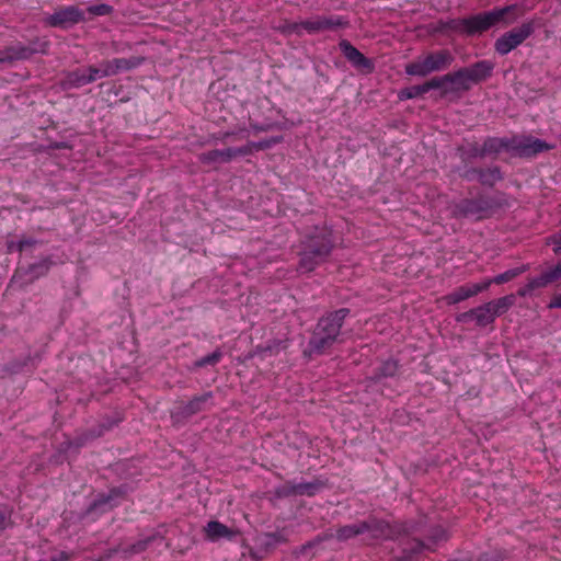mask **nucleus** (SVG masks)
I'll return each mask as SVG.
<instances>
[{
  "label": "nucleus",
  "mask_w": 561,
  "mask_h": 561,
  "mask_svg": "<svg viewBox=\"0 0 561 561\" xmlns=\"http://www.w3.org/2000/svg\"><path fill=\"white\" fill-rule=\"evenodd\" d=\"M283 34L291 35H301L302 34V23L301 22H289L285 21L284 24L279 27Z\"/></svg>",
  "instance_id": "58836bf2"
},
{
  "label": "nucleus",
  "mask_w": 561,
  "mask_h": 561,
  "mask_svg": "<svg viewBox=\"0 0 561 561\" xmlns=\"http://www.w3.org/2000/svg\"><path fill=\"white\" fill-rule=\"evenodd\" d=\"M224 357V353L220 348L215 350L213 353L203 356L195 360L194 367L202 368L205 366H216Z\"/></svg>",
  "instance_id": "473e14b6"
},
{
  "label": "nucleus",
  "mask_w": 561,
  "mask_h": 561,
  "mask_svg": "<svg viewBox=\"0 0 561 561\" xmlns=\"http://www.w3.org/2000/svg\"><path fill=\"white\" fill-rule=\"evenodd\" d=\"M457 154L463 164H470L477 158H484L482 146L477 141H465L457 147Z\"/></svg>",
  "instance_id": "b1692460"
},
{
  "label": "nucleus",
  "mask_w": 561,
  "mask_h": 561,
  "mask_svg": "<svg viewBox=\"0 0 561 561\" xmlns=\"http://www.w3.org/2000/svg\"><path fill=\"white\" fill-rule=\"evenodd\" d=\"M515 301L516 296L514 294H511L499 299L489 301L488 306L491 307L493 314L496 318L507 312L515 305Z\"/></svg>",
  "instance_id": "bb28decb"
},
{
  "label": "nucleus",
  "mask_w": 561,
  "mask_h": 561,
  "mask_svg": "<svg viewBox=\"0 0 561 561\" xmlns=\"http://www.w3.org/2000/svg\"><path fill=\"white\" fill-rule=\"evenodd\" d=\"M350 312L348 308H341L321 317L311 332L304 355L311 357L329 351L339 341L342 325Z\"/></svg>",
  "instance_id": "7ed1b4c3"
},
{
  "label": "nucleus",
  "mask_w": 561,
  "mask_h": 561,
  "mask_svg": "<svg viewBox=\"0 0 561 561\" xmlns=\"http://www.w3.org/2000/svg\"><path fill=\"white\" fill-rule=\"evenodd\" d=\"M144 62V58L141 57H130V58H114L113 64L116 68L117 73L122 71H127L139 67Z\"/></svg>",
  "instance_id": "7c9ffc66"
},
{
  "label": "nucleus",
  "mask_w": 561,
  "mask_h": 561,
  "mask_svg": "<svg viewBox=\"0 0 561 561\" xmlns=\"http://www.w3.org/2000/svg\"><path fill=\"white\" fill-rule=\"evenodd\" d=\"M253 127H254L256 130H260V131L265 130V129H264L263 127H261V126H256V125H254Z\"/></svg>",
  "instance_id": "bf43d9fd"
},
{
  "label": "nucleus",
  "mask_w": 561,
  "mask_h": 561,
  "mask_svg": "<svg viewBox=\"0 0 561 561\" xmlns=\"http://www.w3.org/2000/svg\"><path fill=\"white\" fill-rule=\"evenodd\" d=\"M526 10L523 4L513 3L502 8H494L490 11L480 12L465 19V35H481L495 26L500 22L505 24L514 23L518 18L525 14Z\"/></svg>",
  "instance_id": "39448f33"
},
{
  "label": "nucleus",
  "mask_w": 561,
  "mask_h": 561,
  "mask_svg": "<svg viewBox=\"0 0 561 561\" xmlns=\"http://www.w3.org/2000/svg\"><path fill=\"white\" fill-rule=\"evenodd\" d=\"M280 139H282L280 137H275V138L253 142V147L255 148L256 151L264 150V149L271 148L275 144H278L280 141Z\"/></svg>",
  "instance_id": "de8ad7c7"
},
{
  "label": "nucleus",
  "mask_w": 561,
  "mask_h": 561,
  "mask_svg": "<svg viewBox=\"0 0 561 561\" xmlns=\"http://www.w3.org/2000/svg\"><path fill=\"white\" fill-rule=\"evenodd\" d=\"M423 87H424L425 93H427L432 89H442L443 93L446 94L445 93V89H447L446 75H444L442 77L432 78L431 80L423 83Z\"/></svg>",
  "instance_id": "4c0bfd02"
},
{
  "label": "nucleus",
  "mask_w": 561,
  "mask_h": 561,
  "mask_svg": "<svg viewBox=\"0 0 561 561\" xmlns=\"http://www.w3.org/2000/svg\"><path fill=\"white\" fill-rule=\"evenodd\" d=\"M535 28L534 21H526L519 26L513 27L496 38L494 42V50L500 56H506L529 38L534 34Z\"/></svg>",
  "instance_id": "6e6552de"
},
{
  "label": "nucleus",
  "mask_w": 561,
  "mask_h": 561,
  "mask_svg": "<svg viewBox=\"0 0 561 561\" xmlns=\"http://www.w3.org/2000/svg\"><path fill=\"white\" fill-rule=\"evenodd\" d=\"M205 537L209 541H218L219 539L231 540L236 536V531L227 527L218 520H210L204 527Z\"/></svg>",
  "instance_id": "aec40b11"
},
{
  "label": "nucleus",
  "mask_w": 561,
  "mask_h": 561,
  "mask_svg": "<svg viewBox=\"0 0 561 561\" xmlns=\"http://www.w3.org/2000/svg\"><path fill=\"white\" fill-rule=\"evenodd\" d=\"M417 531V524L412 520L390 524L375 516H369L365 520L339 527L335 538L345 541L362 536L366 545H374L379 540H397L401 536H410Z\"/></svg>",
  "instance_id": "f257e3e1"
},
{
  "label": "nucleus",
  "mask_w": 561,
  "mask_h": 561,
  "mask_svg": "<svg viewBox=\"0 0 561 561\" xmlns=\"http://www.w3.org/2000/svg\"><path fill=\"white\" fill-rule=\"evenodd\" d=\"M84 11L79 5H58L51 14L43 19L45 26L60 30H69L75 25L84 22Z\"/></svg>",
  "instance_id": "1a4fd4ad"
},
{
  "label": "nucleus",
  "mask_w": 561,
  "mask_h": 561,
  "mask_svg": "<svg viewBox=\"0 0 561 561\" xmlns=\"http://www.w3.org/2000/svg\"><path fill=\"white\" fill-rule=\"evenodd\" d=\"M198 160L209 167H215L221 163H228L232 160L230 147L226 149H214L206 152H202L198 156Z\"/></svg>",
  "instance_id": "5701e85b"
},
{
  "label": "nucleus",
  "mask_w": 561,
  "mask_h": 561,
  "mask_svg": "<svg viewBox=\"0 0 561 561\" xmlns=\"http://www.w3.org/2000/svg\"><path fill=\"white\" fill-rule=\"evenodd\" d=\"M399 362L392 358L382 360L375 369L371 376L365 379L366 387H376L383 390L388 378H394L399 371Z\"/></svg>",
  "instance_id": "f8f14e48"
},
{
  "label": "nucleus",
  "mask_w": 561,
  "mask_h": 561,
  "mask_svg": "<svg viewBox=\"0 0 561 561\" xmlns=\"http://www.w3.org/2000/svg\"><path fill=\"white\" fill-rule=\"evenodd\" d=\"M233 135H234V133H233V131H225V133H220V134H218V135H215V136H214V138H215L216 140H219V141H221V142H224V144H225V142H227V141L229 140V138H230L231 136H233Z\"/></svg>",
  "instance_id": "5fc2aeb1"
},
{
  "label": "nucleus",
  "mask_w": 561,
  "mask_h": 561,
  "mask_svg": "<svg viewBox=\"0 0 561 561\" xmlns=\"http://www.w3.org/2000/svg\"><path fill=\"white\" fill-rule=\"evenodd\" d=\"M7 514L3 511H0V530L5 529L7 527Z\"/></svg>",
  "instance_id": "4d7b16f0"
},
{
  "label": "nucleus",
  "mask_w": 561,
  "mask_h": 561,
  "mask_svg": "<svg viewBox=\"0 0 561 561\" xmlns=\"http://www.w3.org/2000/svg\"><path fill=\"white\" fill-rule=\"evenodd\" d=\"M473 316L476 323L479 327H486L495 320V316L493 314L491 307L488 306V302L473 308Z\"/></svg>",
  "instance_id": "c85d7f7f"
},
{
  "label": "nucleus",
  "mask_w": 561,
  "mask_h": 561,
  "mask_svg": "<svg viewBox=\"0 0 561 561\" xmlns=\"http://www.w3.org/2000/svg\"><path fill=\"white\" fill-rule=\"evenodd\" d=\"M527 270H528V265H522L518 267H514V268L505 271L504 273L496 275L493 278L484 279L482 282V284H488V288L492 284H496V285L505 284V283L514 279L515 277L519 276L520 274L525 273Z\"/></svg>",
  "instance_id": "a878e982"
},
{
  "label": "nucleus",
  "mask_w": 561,
  "mask_h": 561,
  "mask_svg": "<svg viewBox=\"0 0 561 561\" xmlns=\"http://www.w3.org/2000/svg\"><path fill=\"white\" fill-rule=\"evenodd\" d=\"M32 57V50L21 42L14 43L0 50V62L26 60Z\"/></svg>",
  "instance_id": "a211bd4d"
},
{
  "label": "nucleus",
  "mask_w": 561,
  "mask_h": 561,
  "mask_svg": "<svg viewBox=\"0 0 561 561\" xmlns=\"http://www.w3.org/2000/svg\"><path fill=\"white\" fill-rule=\"evenodd\" d=\"M425 94L423 84L412 85L400 90L398 96L401 101L416 99Z\"/></svg>",
  "instance_id": "f704fd0d"
},
{
  "label": "nucleus",
  "mask_w": 561,
  "mask_h": 561,
  "mask_svg": "<svg viewBox=\"0 0 561 561\" xmlns=\"http://www.w3.org/2000/svg\"><path fill=\"white\" fill-rule=\"evenodd\" d=\"M87 72H88L89 83H92V82L96 81L98 79L105 78L103 76L101 66H99V67L98 66H89L87 68Z\"/></svg>",
  "instance_id": "49530a36"
},
{
  "label": "nucleus",
  "mask_w": 561,
  "mask_h": 561,
  "mask_svg": "<svg viewBox=\"0 0 561 561\" xmlns=\"http://www.w3.org/2000/svg\"><path fill=\"white\" fill-rule=\"evenodd\" d=\"M480 169L481 168H472L469 167V164H463V168L459 170V175L467 181L478 180Z\"/></svg>",
  "instance_id": "a19ab883"
},
{
  "label": "nucleus",
  "mask_w": 561,
  "mask_h": 561,
  "mask_svg": "<svg viewBox=\"0 0 561 561\" xmlns=\"http://www.w3.org/2000/svg\"><path fill=\"white\" fill-rule=\"evenodd\" d=\"M65 88H81L89 84L87 68H77L68 71L62 80Z\"/></svg>",
  "instance_id": "393cba45"
},
{
  "label": "nucleus",
  "mask_w": 561,
  "mask_h": 561,
  "mask_svg": "<svg viewBox=\"0 0 561 561\" xmlns=\"http://www.w3.org/2000/svg\"><path fill=\"white\" fill-rule=\"evenodd\" d=\"M339 48L343 56L347 59V61L355 67L356 69L370 73L374 70L373 61L367 58L364 54H362L355 46H353L348 41L342 39L339 43Z\"/></svg>",
  "instance_id": "4468645a"
},
{
  "label": "nucleus",
  "mask_w": 561,
  "mask_h": 561,
  "mask_svg": "<svg viewBox=\"0 0 561 561\" xmlns=\"http://www.w3.org/2000/svg\"><path fill=\"white\" fill-rule=\"evenodd\" d=\"M472 84L480 83L491 77L494 64L490 60H480L469 67H463Z\"/></svg>",
  "instance_id": "6ab92c4d"
},
{
  "label": "nucleus",
  "mask_w": 561,
  "mask_h": 561,
  "mask_svg": "<svg viewBox=\"0 0 561 561\" xmlns=\"http://www.w3.org/2000/svg\"><path fill=\"white\" fill-rule=\"evenodd\" d=\"M296 483L286 482L275 490V494L278 497H289L296 495Z\"/></svg>",
  "instance_id": "79ce46f5"
},
{
  "label": "nucleus",
  "mask_w": 561,
  "mask_h": 561,
  "mask_svg": "<svg viewBox=\"0 0 561 561\" xmlns=\"http://www.w3.org/2000/svg\"><path fill=\"white\" fill-rule=\"evenodd\" d=\"M500 206L501 203L494 196L478 194L474 198L461 199L453 211L456 217L483 219L490 217Z\"/></svg>",
  "instance_id": "0eeeda50"
},
{
  "label": "nucleus",
  "mask_w": 561,
  "mask_h": 561,
  "mask_svg": "<svg viewBox=\"0 0 561 561\" xmlns=\"http://www.w3.org/2000/svg\"><path fill=\"white\" fill-rule=\"evenodd\" d=\"M213 392L207 391L193 397L188 402L179 407V413L183 417H190L199 412L208 410L213 405Z\"/></svg>",
  "instance_id": "2eb2a0df"
},
{
  "label": "nucleus",
  "mask_w": 561,
  "mask_h": 561,
  "mask_svg": "<svg viewBox=\"0 0 561 561\" xmlns=\"http://www.w3.org/2000/svg\"><path fill=\"white\" fill-rule=\"evenodd\" d=\"M448 539L447 531L442 526H436L431 529L427 536L426 545H431L434 550L439 542L446 541Z\"/></svg>",
  "instance_id": "72a5a7b5"
},
{
  "label": "nucleus",
  "mask_w": 561,
  "mask_h": 561,
  "mask_svg": "<svg viewBox=\"0 0 561 561\" xmlns=\"http://www.w3.org/2000/svg\"><path fill=\"white\" fill-rule=\"evenodd\" d=\"M547 244L553 245V253L561 255V230L554 234L549 236L546 239Z\"/></svg>",
  "instance_id": "c03bdc74"
},
{
  "label": "nucleus",
  "mask_w": 561,
  "mask_h": 561,
  "mask_svg": "<svg viewBox=\"0 0 561 561\" xmlns=\"http://www.w3.org/2000/svg\"><path fill=\"white\" fill-rule=\"evenodd\" d=\"M22 272H23V267L19 266L16 268V272H15L14 276H13V280H15L21 275Z\"/></svg>",
  "instance_id": "13d9d810"
},
{
  "label": "nucleus",
  "mask_w": 561,
  "mask_h": 561,
  "mask_svg": "<svg viewBox=\"0 0 561 561\" xmlns=\"http://www.w3.org/2000/svg\"><path fill=\"white\" fill-rule=\"evenodd\" d=\"M253 142L254 141H250L245 146L239 148L230 147L232 159L237 157L248 156L251 154L253 151H256L255 148L253 147Z\"/></svg>",
  "instance_id": "37998d69"
},
{
  "label": "nucleus",
  "mask_w": 561,
  "mask_h": 561,
  "mask_svg": "<svg viewBox=\"0 0 561 561\" xmlns=\"http://www.w3.org/2000/svg\"><path fill=\"white\" fill-rule=\"evenodd\" d=\"M333 534H325L324 536H318L314 540H311L302 546V552H307L308 550L314 548L320 545L324 539L332 538Z\"/></svg>",
  "instance_id": "8fccbe9b"
},
{
  "label": "nucleus",
  "mask_w": 561,
  "mask_h": 561,
  "mask_svg": "<svg viewBox=\"0 0 561 561\" xmlns=\"http://www.w3.org/2000/svg\"><path fill=\"white\" fill-rule=\"evenodd\" d=\"M451 31L465 35V19L446 20V32Z\"/></svg>",
  "instance_id": "ea45409f"
},
{
  "label": "nucleus",
  "mask_w": 561,
  "mask_h": 561,
  "mask_svg": "<svg viewBox=\"0 0 561 561\" xmlns=\"http://www.w3.org/2000/svg\"><path fill=\"white\" fill-rule=\"evenodd\" d=\"M457 320L459 322H467L469 320H474V316H473V309H470L466 312H462L458 316Z\"/></svg>",
  "instance_id": "603ef678"
},
{
  "label": "nucleus",
  "mask_w": 561,
  "mask_h": 561,
  "mask_svg": "<svg viewBox=\"0 0 561 561\" xmlns=\"http://www.w3.org/2000/svg\"><path fill=\"white\" fill-rule=\"evenodd\" d=\"M503 179L501 169L496 165L481 168L478 181L484 186H494Z\"/></svg>",
  "instance_id": "cd10ccee"
},
{
  "label": "nucleus",
  "mask_w": 561,
  "mask_h": 561,
  "mask_svg": "<svg viewBox=\"0 0 561 561\" xmlns=\"http://www.w3.org/2000/svg\"><path fill=\"white\" fill-rule=\"evenodd\" d=\"M548 309H561V293L552 296L547 305Z\"/></svg>",
  "instance_id": "3c124183"
},
{
  "label": "nucleus",
  "mask_w": 561,
  "mask_h": 561,
  "mask_svg": "<svg viewBox=\"0 0 561 561\" xmlns=\"http://www.w3.org/2000/svg\"><path fill=\"white\" fill-rule=\"evenodd\" d=\"M50 42L46 39L45 37H36L30 42L26 46L31 48L32 56L35 54H47L49 48Z\"/></svg>",
  "instance_id": "c9c22d12"
},
{
  "label": "nucleus",
  "mask_w": 561,
  "mask_h": 561,
  "mask_svg": "<svg viewBox=\"0 0 561 561\" xmlns=\"http://www.w3.org/2000/svg\"><path fill=\"white\" fill-rule=\"evenodd\" d=\"M433 31L436 33H446V20H439L433 25Z\"/></svg>",
  "instance_id": "864d4df0"
},
{
  "label": "nucleus",
  "mask_w": 561,
  "mask_h": 561,
  "mask_svg": "<svg viewBox=\"0 0 561 561\" xmlns=\"http://www.w3.org/2000/svg\"><path fill=\"white\" fill-rule=\"evenodd\" d=\"M50 265L51 261L49 259H43L37 263L31 264L26 271V275H28L26 282H32L35 278L45 275L49 271Z\"/></svg>",
  "instance_id": "c756f323"
},
{
  "label": "nucleus",
  "mask_w": 561,
  "mask_h": 561,
  "mask_svg": "<svg viewBox=\"0 0 561 561\" xmlns=\"http://www.w3.org/2000/svg\"><path fill=\"white\" fill-rule=\"evenodd\" d=\"M334 248L330 230L324 226L308 228L300 238L297 254L300 273H310L323 264Z\"/></svg>",
  "instance_id": "f03ea898"
},
{
  "label": "nucleus",
  "mask_w": 561,
  "mask_h": 561,
  "mask_svg": "<svg viewBox=\"0 0 561 561\" xmlns=\"http://www.w3.org/2000/svg\"><path fill=\"white\" fill-rule=\"evenodd\" d=\"M486 289L488 284H482V282L471 285H463L457 287L454 291L446 295L445 299L448 305H456Z\"/></svg>",
  "instance_id": "dca6fc26"
},
{
  "label": "nucleus",
  "mask_w": 561,
  "mask_h": 561,
  "mask_svg": "<svg viewBox=\"0 0 561 561\" xmlns=\"http://www.w3.org/2000/svg\"><path fill=\"white\" fill-rule=\"evenodd\" d=\"M446 79L447 89H445V93L469 91L472 85L463 67L454 72L446 73Z\"/></svg>",
  "instance_id": "f3484780"
},
{
  "label": "nucleus",
  "mask_w": 561,
  "mask_h": 561,
  "mask_svg": "<svg viewBox=\"0 0 561 561\" xmlns=\"http://www.w3.org/2000/svg\"><path fill=\"white\" fill-rule=\"evenodd\" d=\"M301 23L302 31H306L309 34L335 30L339 27H344L348 24V22L341 15H317L313 19L301 21Z\"/></svg>",
  "instance_id": "ddd939ff"
},
{
  "label": "nucleus",
  "mask_w": 561,
  "mask_h": 561,
  "mask_svg": "<svg viewBox=\"0 0 561 561\" xmlns=\"http://www.w3.org/2000/svg\"><path fill=\"white\" fill-rule=\"evenodd\" d=\"M28 362H33V359L27 358V359L24 362L23 366H20V365H18V364H12V366H11V371H12V373H15V374H16V373L24 371V366H27V365H28ZM33 366H34V363H32V367H33Z\"/></svg>",
  "instance_id": "6e6d98bb"
},
{
  "label": "nucleus",
  "mask_w": 561,
  "mask_h": 561,
  "mask_svg": "<svg viewBox=\"0 0 561 561\" xmlns=\"http://www.w3.org/2000/svg\"><path fill=\"white\" fill-rule=\"evenodd\" d=\"M35 244H36V241L34 239H22L19 242L11 241L8 244V250L10 253L15 252V251L23 253V252H26L32 247H34Z\"/></svg>",
  "instance_id": "e433bc0d"
},
{
  "label": "nucleus",
  "mask_w": 561,
  "mask_h": 561,
  "mask_svg": "<svg viewBox=\"0 0 561 561\" xmlns=\"http://www.w3.org/2000/svg\"><path fill=\"white\" fill-rule=\"evenodd\" d=\"M88 11L92 15L103 16V15H107L112 12V7H110L108 4L102 3V4L89 7Z\"/></svg>",
  "instance_id": "a18cd8bd"
},
{
  "label": "nucleus",
  "mask_w": 561,
  "mask_h": 561,
  "mask_svg": "<svg viewBox=\"0 0 561 561\" xmlns=\"http://www.w3.org/2000/svg\"><path fill=\"white\" fill-rule=\"evenodd\" d=\"M434 552V548L431 545H426L425 541L420 539H411L403 543L402 554L405 561H421L422 553L425 551Z\"/></svg>",
  "instance_id": "412c9836"
},
{
  "label": "nucleus",
  "mask_w": 561,
  "mask_h": 561,
  "mask_svg": "<svg viewBox=\"0 0 561 561\" xmlns=\"http://www.w3.org/2000/svg\"><path fill=\"white\" fill-rule=\"evenodd\" d=\"M122 486L112 488L107 493H100L84 511L82 518L90 522L96 520L101 515L118 506L125 495Z\"/></svg>",
  "instance_id": "9b49d317"
},
{
  "label": "nucleus",
  "mask_w": 561,
  "mask_h": 561,
  "mask_svg": "<svg viewBox=\"0 0 561 561\" xmlns=\"http://www.w3.org/2000/svg\"><path fill=\"white\" fill-rule=\"evenodd\" d=\"M552 284L561 285V261L545 268L539 275L528 277L527 283L517 289L516 295L526 298L535 296V291Z\"/></svg>",
  "instance_id": "9d476101"
},
{
  "label": "nucleus",
  "mask_w": 561,
  "mask_h": 561,
  "mask_svg": "<svg viewBox=\"0 0 561 561\" xmlns=\"http://www.w3.org/2000/svg\"><path fill=\"white\" fill-rule=\"evenodd\" d=\"M550 149L549 144L533 136L488 137L482 145L484 157L507 151L522 158H530Z\"/></svg>",
  "instance_id": "20e7f679"
},
{
  "label": "nucleus",
  "mask_w": 561,
  "mask_h": 561,
  "mask_svg": "<svg viewBox=\"0 0 561 561\" xmlns=\"http://www.w3.org/2000/svg\"><path fill=\"white\" fill-rule=\"evenodd\" d=\"M455 57L449 49H438L420 56L405 66V73L415 77H426L433 72L444 71L454 62Z\"/></svg>",
  "instance_id": "423d86ee"
},
{
  "label": "nucleus",
  "mask_w": 561,
  "mask_h": 561,
  "mask_svg": "<svg viewBox=\"0 0 561 561\" xmlns=\"http://www.w3.org/2000/svg\"><path fill=\"white\" fill-rule=\"evenodd\" d=\"M162 539L159 534H152L150 536H147L145 538H140L134 543L130 545H121L117 548V552L122 554L125 558H130L135 554H139L144 552L151 542H153L156 539Z\"/></svg>",
  "instance_id": "4be33fe9"
},
{
  "label": "nucleus",
  "mask_w": 561,
  "mask_h": 561,
  "mask_svg": "<svg viewBox=\"0 0 561 561\" xmlns=\"http://www.w3.org/2000/svg\"><path fill=\"white\" fill-rule=\"evenodd\" d=\"M100 66L102 68L104 77H111V76L117 75L116 68L113 64V59L112 60H103L100 64Z\"/></svg>",
  "instance_id": "09e8293b"
},
{
  "label": "nucleus",
  "mask_w": 561,
  "mask_h": 561,
  "mask_svg": "<svg viewBox=\"0 0 561 561\" xmlns=\"http://www.w3.org/2000/svg\"><path fill=\"white\" fill-rule=\"evenodd\" d=\"M295 486L296 495L313 496L322 489V483L319 481L299 482Z\"/></svg>",
  "instance_id": "2f4dec72"
}]
</instances>
